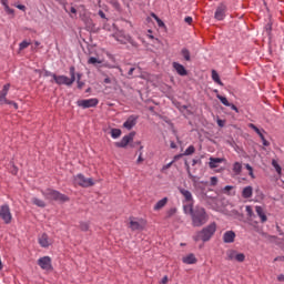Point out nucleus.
Here are the masks:
<instances>
[{
    "label": "nucleus",
    "mask_w": 284,
    "mask_h": 284,
    "mask_svg": "<svg viewBox=\"0 0 284 284\" xmlns=\"http://www.w3.org/2000/svg\"><path fill=\"white\" fill-rule=\"evenodd\" d=\"M194 152H196V149L194 148V145H190L185 151H184V156H192V154H194Z\"/></svg>",
    "instance_id": "7c9ffc66"
},
{
    "label": "nucleus",
    "mask_w": 284,
    "mask_h": 284,
    "mask_svg": "<svg viewBox=\"0 0 284 284\" xmlns=\"http://www.w3.org/2000/svg\"><path fill=\"white\" fill-rule=\"evenodd\" d=\"M223 158H210L209 166L211 170L219 168V164L223 163Z\"/></svg>",
    "instance_id": "6ab92c4d"
},
{
    "label": "nucleus",
    "mask_w": 284,
    "mask_h": 284,
    "mask_svg": "<svg viewBox=\"0 0 284 284\" xmlns=\"http://www.w3.org/2000/svg\"><path fill=\"white\" fill-rule=\"evenodd\" d=\"M272 165H273V168H275V172H277V174H281L282 169H281V165L278 164V162H276V160L272 161Z\"/></svg>",
    "instance_id": "c9c22d12"
},
{
    "label": "nucleus",
    "mask_w": 284,
    "mask_h": 284,
    "mask_svg": "<svg viewBox=\"0 0 284 284\" xmlns=\"http://www.w3.org/2000/svg\"><path fill=\"white\" fill-rule=\"evenodd\" d=\"M80 230L82 232H88V230H90V223H88V222H80Z\"/></svg>",
    "instance_id": "f704fd0d"
},
{
    "label": "nucleus",
    "mask_w": 284,
    "mask_h": 284,
    "mask_svg": "<svg viewBox=\"0 0 284 284\" xmlns=\"http://www.w3.org/2000/svg\"><path fill=\"white\" fill-rule=\"evenodd\" d=\"M136 121H139V115H130L123 123V128H125V130H132V128L136 125Z\"/></svg>",
    "instance_id": "f8f14e48"
},
{
    "label": "nucleus",
    "mask_w": 284,
    "mask_h": 284,
    "mask_svg": "<svg viewBox=\"0 0 284 284\" xmlns=\"http://www.w3.org/2000/svg\"><path fill=\"white\" fill-rule=\"evenodd\" d=\"M98 14L101 19H105V21H108V18L105 17V12H103V10H99Z\"/></svg>",
    "instance_id": "8fccbe9b"
},
{
    "label": "nucleus",
    "mask_w": 284,
    "mask_h": 284,
    "mask_svg": "<svg viewBox=\"0 0 284 284\" xmlns=\"http://www.w3.org/2000/svg\"><path fill=\"white\" fill-rule=\"evenodd\" d=\"M183 156H185L184 153H180L178 155H174L173 163H175V161H179L180 159H183Z\"/></svg>",
    "instance_id": "de8ad7c7"
},
{
    "label": "nucleus",
    "mask_w": 284,
    "mask_h": 284,
    "mask_svg": "<svg viewBox=\"0 0 284 284\" xmlns=\"http://www.w3.org/2000/svg\"><path fill=\"white\" fill-rule=\"evenodd\" d=\"M255 212L257 216H260L262 223H265L267 221V215H265L262 206H255Z\"/></svg>",
    "instance_id": "4be33fe9"
},
{
    "label": "nucleus",
    "mask_w": 284,
    "mask_h": 284,
    "mask_svg": "<svg viewBox=\"0 0 284 284\" xmlns=\"http://www.w3.org/2000/svg\"><path fill=\"white\" fill-rule=\"evenodd\" d=\"M216 97H217L219 101H221V103L223 105H225L226 108H227V105H231L230 101H227V98H225V97H223L221 94H217Z\"/></svg>",
    "instance_id": "2f4dec72"
},
{
    "label": "nucleus",
    "mask_w": 284,
    "mask_h": 284,
    "mask_svg": "<svg viewBox=\"0 0 284 284\" xmlns=\"http://www.w3.org/2000/svg\"><path fill=\"white\" fill-rule=\"evenodd\" d=\"M54 75H57V74L52 73L50 71H45V77H52V79H54Z\"/></svg>",
    "instance_id": "4d7b16f0"
},
{
    "label": "nucleus",
    "mask_w": 284,
    "mask_h": 284,
    "mask_svg": "<svg viewBox=\"0 0 284 284\" xmlns=\"http://www.w3.org/2000/svg\"><path fill=\"white\" fill-rule=\"evenodd\" d=\"M17 8H18V10H22L23 12H26V6L18 4Z\"/></svg>",
    "instance_id": "13d9d810"
},
{
    "label": "nucleus",
    "mask_w": 284,
    "mask_h": 284,
    "mask_svg": "<svg viewBox=\"0 0 284 284\" xmlns=\"http://www.w3.org/2000/svg\"><path fill=\"white\" fill-rule=\"evenodd\" d=\"M217 183H219V178L212 176L211 178V185L214 187V185H217Z\"/></svg>",
    "instance_id": "49530a36"
},
{
    "label": "nucleus",
    "mask_w": 284,
    "mask_h": 284,
    "mask_svg": "<svg viewBox=\"0 0 284 284\" xmlns=\"http://www.w3.org/2000/svg\"><path fill=\"white\" fill-rule=\"evenodd\" d=\"M207 212L201 206H195L194 212L191 215L193 227H203L207 223Z\"/></svg>",
    "instance_id": "f257e3e1"
},
{
    "label": "nucleus",
    "mask_w": 284,
    "mask_h": 284,
    "mask_svg": "<svg viewBox=\"0 0 284 284\" xmlns=\"http://www.w3.org/2000/svg\"><path fill=\"white\" fill-rule=\"evenodd\" d=\"M248 128H251V130H254V132H256V134H261V132H262L254 123H250Z\"/></svg>",
    "instance_id": "37998d69"
},
{
    "label": "nucleus",
    "mask_w": 284,
    "mask_h": 284,
    "mask_svg": "<svg viewBox=\"0 0 284 284\" xmlns=\"http://www.w3.org/2000/svg\"><path fill=\"white\" fill-rule=\"evenodd\" d=\"M215 233L216 224L213 222L205 226L204 229H202L200 232L195 233L193 239L195 242L203 241V243H207V241H210V239H212Z\"/></svg>",
    "instance_id": "f03ea898"
},
{
    "label": "nucleus",
    "mask_w": 284,
    "mask_h": 284,
    "mask_svg": "<svg viewBox=\"0 0 284 284\" xmlns=\"http://www.w3.org/2000/svg\"><path fill=\"white\" fill-rule=\"evenodd\" d=\"M181 55L183 57L184 61H192V57L187 48H183L181 50Z\"/></svg>",
    "instance_id": "393cba45"
},
{
    "label": "nucleus",
    "mask_w": 284,
    "mask_h": 284,
    "mask_svg": "<svg viewBox=\"0 0 284 284\" xmlns=\"http://www.w3.org/2000/svg\"><path fill=\"white\" fill-rule=\"evenodd\" d=\"M183 210L185 214H190V216H192V214H194V204L191 202L190 204L184 205Z\"/></svg>",
    "instance_id": "a878e982"
},
{
    "label": "nucleus",
    "mask_w": 284,
    "mask_h": 284,
    "mask_svg": "<svg viewBox=\"0 0 284 284\" xmlns=\"http://www.w3.org/2000/svg\"><path fill=\"white\" fill-rule=\"evenodd\" d=\"M129 227L130 230H132V232H141L143 230V222L131 220L129 223Z\"/></svg>",
    "instance_id": "dca6fc26"
},
{
    "label": "nucleus",
    "mask_w": 284,
    "mask_h": 284,
    "mask_svg": "<svg viewBox=\"0 0 284 284\" xmlns=\"http://www.w3.org/2000/svg\"><path fill=\"white\" fill-rule=\"evenodd\" d=\"M77 104L79 108H82L83 110H88V108H97L99 105V99L91 98L87 100H78Z\"/></svg>",
    "instance_id": "6e6552de"
},
{
    "label": "nucleus",
    "mask_w": 284,
    "mask_h": 284,
    "mask_svg": "<svg viewBox=\"0 0 284 284\" xmlns=\"http://www.w3.org/2000/svg\"><path fill=\"white\" fill-rule=\"evenodd\" d=\"M134 136H136V132L124 135L120 142H115V148H128L134 141Z\"/></svg>",
    "instance_id": "1a4fd4ad"
},
{
    "label": "nucleus",
    "mask_w": 284,
    "mask_h": 284,
    "mask_svg": "<svg viewBox=\"0 0 284 284\" xmlns=\"http://www.w3.org/2000/svg\"><path fill=\"white\" fill-rule=\"evenodd\" d=\"M182 261L183 263H185V265H194V263H196V256H194V254L191 253L184 256Z\"/></svg>",
    "instance_id": "aec40b11"
},
{
    "label": "nucleus",
    "mask_w": 284,
    "mask_h": 284,
    "mask_svg": "<svg viewBox=\"0 0 284 284\" xmlns=\"http://www.w3.org/2000/svg\"><path fill=\"white\" fill-rule=\"evenodd\" d=\"M212 79L219 85H223V82L221 81V78L219 77V73L215 70L212 71Z\"/></svg>",
    "instance_id": "c756f323"
},
{
    "label": "nucleus",
    "mask_w": 284,
    "mask_h": 284,
    "mask_svg": "<svg viewBox=\"0 0 284 284\" xmlns=\"http://www.w3.org/2000/svg\"><path fill=\"white\" fill-rule=\"evenodd\" d=\"M74 185L80 187H92L94 186V180L92 178H85V175L79 173L73 178Z\"/></svg>",
    "instance_id": "39448f33"
},
{
    "label": "nucleus",
    "mask_w": 284,
    "mask_h": 284,
    "mask_svg": "<svg viewBox=\"0 0 284 284\" xmlns=\"http://www.w3.org/2000/svg\"><path fill=\"white\" fill-rule=\"evenodd\" d=\"M110 3L115 10H121V3H119V0H110Z\"/></svg>",
    "instance_id": "58836bf2"
},
{
    "label": "nucleus",
    "mask_w": 284,
    "mask_h": 284,
    "mask_svg": "<svg viewBox=\"0 0 284 284\" xmlns=\"http://www.w3.org/2000/svg\"><path fill=\"white\" fill-rule=\"evenodd\" d=\"M19 172V169L17 166H12L11 174L17 175Z\"/></svg>",
    "instance_id": "864d4df0"
},
{
    "label": "nucleus",
    "mask_w": 284,
    "mask_h": 284,
    "mask_svg": "<svg viewBox=\"0 0 284 284\" xmlns=\"http://www.w3.org/2000/svg\"><path fill=\"white\" fill-rule=\"evenodd\" d=\"M174 164V161H171L170 163H168L166 165H164L163 168H162V170L164 171V170H170V168H172V165Z\"/></svg>",
    "instance_id": "603ef678"
},
{
    "label": "nucleus",
    "mask_w": 284,
    "mask_h": 284,
    "mask_svg": "<svg viewBox=\"0 0 284 284\" xmlns=\"http://www.w3.org/2000/svg\"><path fill=\"white\" fill-rule=\"evenodd\" d=\"M30 45V42H28L27 40H23L20 44H19V50H26V48H28Z\"/></svg>",
    "instance_id": "79ce46f5"
},
{
    "label": "nucleus",
    "mask_w": 284,
    "mask_h": 284,
    "mask_svg": "<svg viewBox=\"0 0 284 284\" xmlns=\"http://www.w3.org/2000/svg\"><path fill=\"white\" fill-rule=\"evenodd\" d=\"M173 68H174L175 72H178V74H180V77L187 75V70L185 69V67H183V64H181L179 62H173Z\"/></svg>",
    "instance_id": "a211bd4d"
},
{
    "label": "nucleus",
    "mask_w": 284,
    "mask_h": 284,
    "mask_svg": "<svg viewBox=\"0 0 284 284\" xmlns=\"http://www.w3.org/2000/svg\"><path fill=\"white\" fill-rule=\"evenodd\" d=\"M9 90H10V84H4L3 89L0 91V105H3V103H7L9 105H13V108L17 110L19 108V104L6 99V97H8Z\"/></svg>",
    "instance_id": "0eeeda50"
},
{
    "label": "nucleus",
    "mask_w": 284,
    "mask_h": 284,
    "mask_svg": "<svg viewBox=\"0 0 284 284\" xmlns=\"http://www.w3.org/2000/svg\"><path fill=\"white\" fill-rule=\"evenodd\" d=\"M69 74L71 78H68V75H53V81L57 85H68L70 88L77 81V70L74 67H70Z\"/></svg>",
    "instance_id": "20e7f679"
},
{
    "label": "nucleus",
    "mask_w": 284,
    "mask_h": 284,
    "mask_svg": "<svg viewBox=\"0 0 284 284\" xmlns=\"http://www.w3.org/2000/svg\"><path fill=\"white\" fill-rule=\"evenodd\" d=\"M31 202L33 205H37V207H45V202L38 197H32Z\"/></svg>",
    "instance_id": "bb28decb"
},
{
    "label": "nucleus",
    "mask_w": 284,
    "mask_h": 284,
    "mask_svg": "<svg viewBox=\"0 0 284 284\" xmlns=\"http://www.w3.org/2000/svg\"><path fill=\"white\" fill-rule=\"evenodd\" d=\"M176 214V207H172L166 212V219H172Z\"/></svg>",
    "instance_id": "ea45409f"
},
{
    "label": "nucleus",
    "mask_w": 284,
    "mask_h": 284,
    "mask_svg": "<svg viewBox=\"0 0 284 284\" xmlns=\"http://www.w3.org/2000/svg\"><path fill=\"white\" fill-rule=\"evenodd\" d=\"M77 83H78V89L83 90V85H85V82H83L81 80H77Z\"/></svg>",
    "instance_id": "3c124183"
},
{
    "label": "nucleus",
    "mask_w": 284,
    "mask_h": 284,
    "mask_svg": "<svg viewBox=\"0 0 284 284\" xmlns=\"http://www.w3.org/2000/svg\"><path fill=\"white\" fill-rule=\"evenodd\" d=\"M253 192H254V190L252 189V186L244 187L242 191L243 199H252Z\"/></svg>",
    "instance_id": "b1692460"
},
{
    "label": "nucleus",
    "mask_w": 284,
    "mask_h": 284,
    "mask_svg": "<svg viewBox=\"0 0 284 284\" xmlns=\"http://www.w3.org/2000/svg\"><path fill=\"white\" fill-rule=\"evenodd\" d=\"M168 281H169L168 275H165V276L162 278L161 283H162V284H168Z\"/></svg>",
    "instance_id": "052dcab7"
},
{
    "label": "nucleus",
    "mask_w": 284,
    "mask_h": 284,
    "mask_svg": "<svg viewBox=\"0 0 284 284\" xmlns=\"http://www.w3.org/2000/svg\"><path fill=\"white\" fill-rule=\"evenodd\" d=\"M134 70H136L135 68H131L128 72L129 77H132L134 74Z\"/></svg>",
    "instance_id": "bf43d9fd"
},
{
    "label": "nucleus",
    "mask_w": 284,
    "mask_h": 284,
    "mask_svg": "<svg viewBox=\"0 0 284 284\" xmlns=\"http://www.w3.org/2000/svg\"><path fill=\"white\" fill-rule=\"evenodd\" d=\"M179 192L180 194H182V196H184V201L186 203H194V197L192 196V192H190L184 187H179Z\"/></svg>",
    "instance_id": "2eb2a0df"
},
{
    "label": "nucleus",
    "mask_w": 284,
    "mask_h": 284,
    "mask_svg": "<svg viewBox=\"0 0 284 284\" xmlns=\"http://www.w3.org/2000/svg\"><path fill=\"white\" fill-rule=\"evenodd\" d=\"M232 190H234V186H232V185H226V186L222 190V192H223V194H227V195L230 196V195H232V193H230V192H232Z\"/></svg>",
    "instance_id": "e433bc0d"
},
{
    "label": "nucleus",
    "mask_w": 284,
    "mask_h": 284,
    "mask_svg": "<svg viewBox=\"0 0 284 284\" xmlns=\"http://www.w3.org/2000/svg\"><path fill=\"white\" fill-rule=\"evenodd\" d=\"M136 163L139 164V163H143V153H140L139 154V158H138V160H136Z\"/></svg>",
    "instance_id": "5fc2aeb1"
},
{
    "label": "nucleus",
    "mask_w": 284,
    "mask_h": 284,
    "mask_svg": "<svg viewBox=\"0 0 284 284\" xmlns=\"http://www.w3.org/2000/svg\"><path fill=\"white\" fill-rule=\"evenodd\" d=\"M39 245L41 247H50L52 243L50 242V236L47 235V233H42L38 237Z\"/></svg>",
    "instance_id": "4468645a"
},
{
    "label": "nucleus",
    "mask_w": 284,
    "mask_h": 284,
    "mask_svg": "<svg viewBox=\"0 0 284 284\" xmlns=\"http://www.w3.org/2000/svg\"><path fill=\"white\" fill-rule=\"evenodd\" d=\"M237 252L234 250H230L226 252V260L227 261H235Z\"/></svg>",
    "instance_id": "c85d7f7f"
},
{
    "label": "nucleus",
    "mask_w": 284,
    "mask_h": 284,
    "mask_svg": "<svg viewBox=\"0 0 284 284\" xmlns=\"http://www.w3.org/2000/svg\"><path fill=\"white\" fill-rule=\"evenodd\" d=\"M88 63H89L90 65H97V64L103 63V61H101V60H99V59H97V58H94V57H91V58L88 60Z\"/></svg>",
    "instance_id": "473e14b6"
},
{
    "label": "nucleus",
    "mask_w": 284,
    "mask_h": 284,
    "mask_svg": "<svg viewBox=\"0 0 284 284\" xmlns=\"http://www.w3.org/2000/svg\"><path fill=\"white\" fill-rule=\"evenodd\" d=\"M196 163H199V160L193 159V161H192V165H196Z\"/></svg>",
    "instance_id": "774afa93"
},
{
    "label": "nucleus",
    "mask_w": 284,
    "mask_h": 284,
    "mask_svg": "<svg viewBox=\"0 0 284 284\" xmlns=\"http://www.w3.org/2000/svg\"><path fill=\"white\" fill-rule=\"evenodd\" d=\"M113 38L115 39V41H119V43H122V44H125L128 43V41H130V37L123 36L121 33L113 34Z\"/></svg>",
    "instance_id": "412c9836"
},
{
    "label": "nucleus",
    "mask_w": 284,
    "mask_h": 284,
    "mask_svg": "<svg viewBox=\"0 0 284 284\" xmlns=\"http://www.w3.org/2000/svg\"><path fill=\"white\" fill-rule=\"evenodd\" d=\"M104 83L110 84V83H112V80L110 78H105Z\"/></svg>",
    "instance_id": "69168bd1"
},
{
    "label": "nucleus",
    "mask_w": 284,
    "mask_h": 284,
    "mask_svg": "<svg viewBox=\"0 0 284 284\" xmlns=\"http://www.w3.org/2000/svg\"><path fill=\"white\" fill-rule=\"evenodd\" d=\"M245 212H246L247 216H254V211L252 210V206L247 205L245 207Z\"/></svg>",
    "instance_id": "c03bdc74"
},
{
    "label": "nucleus",
    "mask_w": 284,
    "mask_h": 284,
    "mask_svg": "<svg viewBox=\"0 0 284 284\" xmlns=\"http://www.w3.org/2000/svg\"><path fill=\"white\" fill-rule=\"evenodd\" d=\"M226 108H231V110H234V112H239V108L231 103V105H227Z\"/></svg>",
    "instance_id": "6e6d98bb"
},
{
    "label": "nucleus",
    "mask_w": 284,
    "mask_h": 284,
    "mask_svg": "<svg viewBox=\"0 0 284 284\" xmlns=\"http://www.w3.org/2000/svg\"><path fill=\"white\" fill-rule=\"evenodd\" d=\"M41 194L47 201H55L57 203H68V201H70V197H68V195L54 189L42 190Z\"/></svg>",
    "instance_id": "7ed1b4c3"
},
{
    "label": "nucleus",
    "mask_w": 284,
    "mask_h": 284,
    "mask_svg": "<svg viewBox=\"0 0 284 284\" xmlns=\"http://www.w3.org/2000/svg\"><path fill=\"white\" fill-rule=\"evenodd\" d=\"M227 12V6L225 3H220L215 10L214 19L216 21H223L225 19Z\"/></svg>",
    "instance_id": "9d476101"
},
{
    "label": "nucleus",
    "mask_w": 284,
    "mask_h": 284,
    "mask_svg": "<svg viewBox=\"0 0 284 284\" xmlns=\"http://www.w3.org/2000/svg\"><path fill=\"white\" fill-rule=\"evenodd\" d=\"M235 261H237V263H243V261H245V254L243 253H237L235 255Z\"/></svg>",
    "instance_id": "4c0bfd02"
},
{
    "label": "nucleus",
    "mask_w": 284,
    "mask_h": 284,
    "mask_svg": "<svg viewBox=\"0 0 284 284\" xmlns=\"http://www.w3.org/2000/svg\"><path fill=\"white\" fill-rule=\"evenodd\" d=\"M111 136L112 139H119V136H121V129H112Z\"/></svg>",
    "instance_id": "72a5a7b5"
},
{
    "label": "nucleus",
    "mask_w": 284,
    "mask_h": 284,
    "mask_svg": "<svg viewBox=\"0 0 284 284\" xmlns=\"http://www.w3.org/2000/svg\"><path fill=\"white\" fill-rule=\"evenodd\" d=\"M233 172L236 175L241 174V172H243V165L240 162H235L233 164Z\"/></svg>",
    "instance_id": "cd10ccee"
},
{
    "label": "nucleus",
    "mask_w": 284,
    "mask_h": 284,
    "mask_svg": "<svg viewBox=\"0 0 284 284\" xmlns=\"http://www.w3.org/2000/svg\"><path fill=\"white\" fill-rule=\"evenodd\" d=\"M38 265L41 270H45V272H50L52 270V258L50 256H43L38 260Z\"/></svg>",
    "instance_id": "9b49d317"
},
{
    "label": "nucleus",
    "mask_w": 284,
    "mask_h": 284,
    "mask_svg": "<svg viewBox=\"0 0 284 284\" xmlns=\"http://www.w3.org/2000/svg\"><path fill=\"white\" fill-rule=\"evenodd\" d=\"M155 21H156L159 28H164V27H165V23H164L163 20H161L160 18H156Z\"/></svg>",
    "instance_id": "09e8293b"
},
{
    "label": "nucleus",
    "mask_w": 284,
    "mask_h": 284,
    "mask_svg": "<svg viewBox=\"0 0 284 284\" xmlns=\"http://www.w3.org/2000/svg\"><path fill=\"white\" fill-rule=\"evenodd\" d=\"M4 7V10L8 14H14V9H10V6H8V2H4V4H2Z\"/></svg>",
    "instance_id": "a19ab883"
},
{
    "label": "nucleus",
    "mask_w": 284,
    "mask_h": 284,
    "mask_svg": "<svg viewBox=\"0 0 284 284\" xmlns=\"http://www.w3.org/2000/svg\"><path fill=\"white\" fill-rule=\"evenodd\" d=\"M236 239V233H234V231H226L223 234V242L224 243H234Z\"/></svg>",
    "instance_id": "f3484780"
},
{
    "label": "nucleus",
    "mask_w": 284,
    "mask_h": 284,
    "mask_svg": "<svg viewBox=\"0 0 284 284\" xmlns=\"http://www.w3.org/2000/svg\"><path fill=\"white\" fill-rule=\"evenodd\" d=\"M276 261H284V256H277V257H275V258H274V262H276Z\"/></svg>",
    "instance_id": "e2e57ef3"
},
{
    "label": "nucleus",
    "mask_w": 284,
    "mask_h": 284,
    "mask_svg": "<svg viewBox=\"0 0 284 284\" xmlns=\"http://www.w3.org/2000/svg\"><path fill=\"white\" fill-rule=\"evenodd\" d=\"M164 205H168V197H163L162 200L158 201L156 204L153 206V210L155 212H159V210H163Z\"/></svg>",
    "instance_id": "5701e85b"
},
{
    "label": "nucleus",
    "mask_w": 284,
    "mask_h": 284,
    "mask_svg": "<svg viewBox=\"0 0 284 284\" xmlns=\"http://www.w3.org/2000/svg\"><path fill=\"white\" fill-rule=\"evenodd\" d=\"M0 219L6 223V225H10L12 223V213L10 212V205L3 204L0 207Z\"/></svg>",
    "instance_id": "423d86ee"
},
{
    "label": "nucleus",
    "mask_w": 284,
    "mask_h": 284,
    "mask_svg": "<svg viewBox=\"0 0 284 284\" xmlns=\"http://www.w3.org/2000/svg\"><path fill=\"white\" fill-rule=\"evenodd\" d=\"M277 281L283 282L284 281V275L283 274L278 275Z\"/></svg>",
    "instance_id": "0e129e2a"
},
{
    "label": "nucleus",
    "mask_w": 284,
    "mask_h": 284,
    "mask_svg": "<svg viewBox=\"0 0 284 284\" xmlns=\"http://www.w3.org/2000/svg\"><path fill=\"white\" fill-rule=\"evenodd\" d=\"M205 185H207V182H199V181H194L193 182V187L195 190V194H205Z\"/></svg>",
    "instance_id": "ddd939ff"
},
{
    "label": "nucleus",
    "mask_w": 284,
    "mask_h": 284,
    "mask_svg": "<svg viewBox=\"0 0 284 284\" xmlns=\"http://www.w3.org/2000/svg\"><path fill=\"white\" fill-rule=\"evenodd\" d=\"M246 170H248L250 176H254V170L252 169V165L245 164Z\"/></svg>",
    "instance_id": "a18cd8bd"
},
{
    "label": "nucleus",
    "mask_w": 284,
    "mask_h": 284,
    "mask_svg": "<svg viewBox=\"0 0 284 284\" xmlns=\"http://www.w3.org/2000/svg\"><path fill=\"white\" fill-rule=\"evenodd\" d=\"M171 148H172V150H176V143L171 142Z\"/></svg>",
    "instance_id": "338daca9"
},
{
    "label": "nucleus",
    "mask_w": 284,
    "mask_h": 284,
    "mask_svg": "<svg viewBox=\"0 0 284 284\" xmlns=\"http://www.w3.org/2000/svg\"><path fill=\"white\" fill-rule=\"evenodd\" d=\"M184 21H185V23H192V17H186V18L184 19Z\"/></svg>",
    "instance_id": "680f3d73"
}]
</instances>
